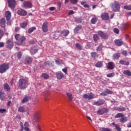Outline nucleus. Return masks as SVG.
I'll return each instance as SVG.
<instances>
[{
	"instance_id": "e2e57ef3",
	"label": "nucleus",
	"mask_w": 131,
	"mask_h": 131,
	"mask_svg": "<svg viewBox=\"0 0 131 131\" xmlns=\"http://www.w3.org/2000/svg\"><path fill=\"white\" fill-rule=\"evenodd\" d=\"M81 21H82V19H81V18H78V20H77V22L78 23H81Z\"/></svg>"
},
{
	"instance_id": "6e6d98bb",
	"label": "nucleus",
	"mask_w": 131,
	"mask_h": 131,
	"mask_svg": "<svg viewBox=\"0 0 131 131\" xmlns=\"http://www.w3.org/2000/svg\"><path fill=\"white\" fill-rule=\"evenodd\" d=\"M67 70L68 68L67 67L64 68V69H62V71L65 73V74H67Z\"/></svg>"
},
{
	"instance_id": "7ed1b4c3",
	"label": "nucleus",
	"mask_w": 131,
	"mask_h": 131,
	"mask_svg": "<svg viewBox=\"0 0 131 131\" xmlns=\"http://www.w3.org/2000/svg\"><path fill=\"white\" fill-rule=\"evenodd\" d=\"M111 8L114 12H118L120 9V6L118 2H115L111 5Z\"/></svg>"
},
{
	"instance_id": "2f4dec72",
	"label": "nucleus",
	"mask_w": 131,
	"mask_h": 131,
	"mask_svg": "<svg viewBox=\"0 0 131 131\" xmlns=\"http://www.w3.org/2000/svg\"><path fill=\"white\" fill-rule=\"evenodd\" d=\"M30 99V97L26 96L25 97L23 100L21 101L22 103H26V102H28Z\"/></svg>"
},
{
	"instance_id": "ddd939ff",
	"label": "nucleus",
	"mask_w": 131,
	"mask_h": 131,
	"mask_svg": "<svg viewBox=\"0 0 131 131\" xmlns=\"http://www.w3.org/2000/svg\"><path fill=\"white\" fill-rule=\"evenodd\" d=\"M98 35L101 36L102 38H108V35L107 34L103 32L102 31H99L98 32Z\"/></svg>"
},
{
	"instance_id": "1a4fd4ad",
	"label": "nucleus",
	"mask_w": 131,
	"mask_h": 131,
	"mask_svg": "<svg viewBox=\"0 0 131 131\" xmlns=\"http://www.w3.org/2000/svg\"><path fill=\"white\" fill-rule=\"evenodd\" d=\"M39 119H40V113L39 112H37L34 115V120L36 122H38Z\"/></svg>"
},
{
	"instance_id": "ea45409f",
	"label": "nucleus",
	"mask_w": 131,
	"mask_h": 131,
	"mask_svg": "<svg viewBox=\"0 0 131 131\" xmlns=\"http://www.w3.org/2000/svg\"><path fill=\"white\" fill-rule=\"evenodd\" d=\"M35 29H36V28L35 27H32L31 28H29L28 29V33H31V32H33V31L34 30H35Z\"/></svg>"
},
{
	"instance_id": "09e8293b",
	"label": "nucleus",
	"mask_w": 131,
	"mask_h": 131,
	"mask_svg": "<svg viewBox=\"0 0 131 131\" xmlns=\"http://www.w3.org/2000/svg\"><path fill=\"white\" fill-rule=\"evenodd\" d=\"M100 131H111L109 128L102 127L100 128Z\"/></svg>"
},
{
	"instance_id": "9d476101",
	"label": "nucleus",
	"mask_w": 131,
	"mask_h": 131,
	"mask_svg": "<svg viewBox=\"0 0 131 131\" xmlns=\"http://www.w3.org/2000/svg\"><path fill=\"white\" fill-rule=\"evenodd\" d=\"M19 112H21L23 113H24L25 112H27V114H29V109L28 108L24 107L23 106H20L18 108Z\"/></svg>"
},
{
	"instance_id": "f704fd0d",
	"label": "nucleus",
	"mask_w": 131,
	"mask_h": 131,
	"mask_svg": "<svg viewBox=\"0 0 131 131\" xmlns=\"http://www.w3.org/2000/svg\"><path fill=\"white\" fill-rule=\"evenodd\" d=\"M42 78H44V79H49L50 76L48 75L47 74L43 73L41 75Z\"/></svg>"
},
{
	"instance_id": "dca6fc26",
	"label": "nucleus",
	"mask_w": 131,
	"mask_h": 131,
	"mask_svg": "<svg viewBox=\"0 0 131 131\" xmlns=\"http://www.w3.org/2000/svg\"><path fill=\"white\" fill-rule=\"evenodd\" d=\"M106 112H107V110H106V108H103L98 110L97 112V114H98L99 115H102L104 114V113H106Z\"/></svg>"
},
{
	"instance_id": "37998d69",
	"label": "nucleus",
	"mask_w": 131,
	"mask_h": 131,
	"mask_svg": "<svg viewBox=\"0 0 131 131\" xmlns=\"http://www.w3.org/2000/svg\"><path fill=\"white\" fill-rule=\"evenodd\" d=\"M96 67H98V68H100V67H102V66H103V64L102 63V62H98L96 65H95Z\"/></svg>"
},
{
	"instance_id": "473e14b6",
	"label": "nucleus",
	"mask_w": 131,
	"mask_h": 131,
	"mask_svg": "<svg viewBox=\"0 0 131 131\" xmlns=\"http://www.w3.org/2000/svg\"><path fill=\"white\" fill-rule=\"evenodd\" d=\"M62 34L63 36H67V35L69 34V30H63Z\"/></svg>"
},
{
	"instance_id": "bb28decb",
	"label": "nucleus",
	"mask_w": 131,
	"mask_h": 131,
	"mask_svg": "<svg viewBox=\"0 0 131 131\" xmlns=\"http://www.w3.org/2000/svg\"><path fill=\"white\" fill-rule=\"evenodd\" d=\"M112 124L115 126V127H116V129H117V130L118 131L121 130V128H120V126H119V125H118L117 124H116L115 122H113Z\"/></svg>"
},
{
	"instance_id": "a878e982",
	"label": "nucleus",
	"mask_w": 131,
	"mask_h": 131,
	"mask_svg": "<svg viewBox=\"0 0 131 131\" xmlns=\"http://www.w3.org/2000/svg\"><path fill=\"white\" fill-rule=\"evenodd\" d=\"M6 19L5 18H2L1 20L0 24L2 28H4L5 26Z\"/></svg>"
},
{
	"instance_id": "9b49d317",
	"label": "nucleus",
	"mask_w": 131,
	"mask_h": 131,
	"mask_svg": "<svg viewBox=\"0 0 131 131\" xmlns=\"http://www.w3.org/2000/svg\"><path fill=\"white\" fill-rule=\"evenodd\" d=\"M56 76L59 80L62 79V78H64V74L61 72H57L56 73Z\"/></svg>"
},
{
	"instance_id": "423d86ee",
	"label": "nucleus",
	"mask_w": 131,
	"mask_h": 131,
	"mask_svg": "<svg viewBox=\"0 0 131 131\" xmlns=\"http://www.w3.org/2000/svg\"><path fill=\"white\" fill-rule=\"evenodd\" d=\"M9 8L15 9L16 7V0H7Z\"/></svg>"
},
{
	"instance_id": "f03ea898",
	"label": "nucleus",
	"mask_w": 131,
	"mask_h": 131,
	"mask_svg": "<svg viewBox=\"0 0 131 131\" xmlns=\"http://www.w3.org/2000/svg\"><path fill=\"white\" fill-rule=\"evenodd\" d=\"M28 82L25 79H20L18 81V86L20 89H26L27 88Z\"/></svg>"
},
{
	"instance_id": "f3484780",
	"label": "nucleus",
	"mask_w": 131,
	"mask_h": 131,
	"mask_svg": "<svg viewBox=\"0 0 131 131\" xmlns=\"http://www.w3.org/2000/svg\"><path fill=\"white\" fill-rule=\"evenodd\" d=\"M128 27H129L128 24H123L121 25V29L122 30H126Z\"/></svg>"
},
{
	"instance_id": "4468645a",
	"label": "nucleus",
	"mask_w": 131,
	"mask_h": 131,
	"mask_svg": "<svg viewBox=\"0 0 131 131\" xmlns=\"http://www.w3.org/2000/svg\"><path fill=\"white\" fill-rule=\"evenodd\" d=\"M115 43L117 46L120 47V46H122V45H123V41H122V40L121 39H117L115 40Z\"/></svg>"
},
{
	"instance_id": "774afa93",
	"label": "nucleus",
	"mask_w": 131,
	"mask_h": 131,
	"mask_svg": "<svg viewBox=\"0 0 131 131\" xmlns=\"http://www.w3.org/2000/svg\"><path fill=\"white\" fill-rule=\"evenodd\" d=\"M127 127H131V122L128 123L127 124Z\"/></svg>"
},
{
	"instance_id": "f257e3e1",
	"label": "nucleus",
	"mask_w": 131,
	"mask_h": 131,
	"mask_svg": "<svg viewBox=\"0 0 131 131\" xmlns=\"http://www.w3.org/2000/svg\"><path fill=\"white\" fill-rule=\"evenodd\" d=\"M15 37L16 40H17V41H16V43L17 45H18V46H21V45H22V43L25 41V37H21L19 34H16L15 35Z\"/></svg>"
},
{
	"instance_id": "f8f14e48",
	"label": "nucleus",
	"mask_w": 131,
	"mask_h": 131,
	"mask_svg": "<svg viewBox=\"0 0 131 131\" xmlns=\"http://www.w3.org/2000/svg\"><path fill=\"white\" fill-rule=\"evenodd\" d=\"M17 13L19 16H26V15H27V12L23 9H19L17 11Z\"/></svg>"
},
{
	"instance_id": "2eb2a0df",
	"label": "nucleus",
	"mask_w": 131,
	"mask_h": 131,
	"mask_svg": "<svg viewBox=\"0 0 131 131\" xmlns=\"http://www.w3.org/2000/svg\"><path fill=\"white\" fill-rule=\"evenodd\" d=\"M101 18L102 20H108L109 19V15L107 13H103L101 14Z\"/></svg>"
},
{
	"instance_id": "20e7f679",
	"label": "nucleus",
	"mask_w": 131,
	"mask_h": 131,
	"mask_svg": "<svg viewBox=\"0 0 131 131\" xmlns=\"http://www.w3.org/2000/svg\"><path fill=\"white\" fill-rule=\"evenodd\" d=\"M9 69V64L3 63L0 66V73H4Z\"/></svg>"
},
{
	"instance_id": "4c0bfd02",
	"label": "nucleus",
	"mask_w": 131,
	"mask_h": 131,
	"mask_svg": "<svg viewBox=\"0 0 131 131\" xmlns=\"http://www.w3.org/2000/svg\"><path fill=\"white\" fill-rule=\"evenodd\" d=\"M91 56L94 59H96V58H98V54L96 52H92L91 53Z\"/></svg>"
},
{
	"instance_id": "412c9836",
	"label": "nucleus",
	"mask_w": 131,
	"mask_h": 131,
	"mask_svg": "<svg viewBox=\"0 0 131 131\" xmlns=\"http://www.w3.org/2000/svg\"><path fill=\"white\" fill-rule=\"evenodd\" d=\"M112 94V92L109 91L108 90H106L105 91L102 92L101 94V96H107V95H111Z\"/></svg>"
},
{
	"instance_id": "c03bdc74",
	"label": "nucleus",
	"mask_w": 131,
	"mask_h": 131,
	"mask_svg": "<svg viewBox=\"0 0 131 131\" xmlns=\"http://www.w3.org/2000/svg\"><path fill=\"white\" fill-rule=\"evenodd\" d=\"M30 52H31V54H32V55H33L36 53H37V49H31Z\"/></svg>"
},
{
	"instance_id": "8fccbe9b",
	"label": "nucleus",
	"mask_w": 131,
	"mask_h": 131,
	"mask_svg": "<svg viewBox=\"0 0 131 131\" xmlns=\"http://www.w3.org/2000/svg\"><path fill=\"white\" fill-rule=\"evenodd\" d=\"M4 89H5V90H7V91H9L10 90V86H9V84H8V83H6L4 85Z\"/></svg>"
},
{
	"instance_id": "aec40b11",
	"label": "nucleus",
	"mask_w": 131,
	"mask_h": 131,
	"mask_svg": "<svg viewBox=\"0 0 131 131\" xmlns=\"http://www.w3.org/2000/svg\"><path fill=\"white\" fill-rule=\"evenodd\" d=\"M5 16L7 21H9L11 19V14L10 11H6L5 13Z\"/></svg>"
},
{
	"instance_id": "393cba45",
	"label": "nucleus",
	"mask_w": 131,
	"mask_h": 131,
	"mask_svg": "<svg viewBox=\"0 0 131 131\" xmlns=\"http://www.w3.org/2000/svg\"><path fill=\"white\" fill-rule=\"evenodd\" d=\"M31 58H30V57L27 56L25 60V63L26 64H29V63H31Z\"/></svg>"
},
{
	"instance_id": "cd10ccee",
	"label": "nucleus",
	"mask_w": 131,
	"mask_h": 131,
	"mask_svg": "<svg viewBox=\"0 0 131 131\" xmlns=\"http://www.w3.org/2000/svg\"><path fill=\"white\" fill-rule=\"evenodd\" d=\"M120 121L122 123H124V122H126L127 121V117H123L120 119Z\"/></svg>"
},
{
	"instance_id": "72a5a7b5",
	"label": "nucleus",
	"mask_w": 131,
	"mask_h": 131,
	"mask_svg": "<svg viewBox=\"0 0 131 131\" xmlns=\"http://www.w3.org/2000/svg\"><path fill=\"white\" fill-rule=\"evenodd\" d=\"M81 29V26H77L74 30V33H78V31Z\"/></svg>"
},
{
	"instance_id": "864d4df0",
	"label": "nucleus",
	"mask_w": 131,
	"mask_h": 131,
	"mask_svg": "<svg viewBox=\"0 0 131 131\" xmlns=\"http://www.w3.org/2000/svg\"><path fill=\"white\" fill-rule=\"evenodd\" d=\"M76 47L79 50H81V49H82V46H81V45H80V44H79L78 43L76 44Z\"/></svg>"
},
{
	"instance_id": "a19ab883",
	"label": "nucleus",
	"mask_w": 131,
	"mask_h": 131,
	"mask_svg": "<svg viewBox=\"0 0 131 131\" xmlns=\"http://www.w3.org/2000/svg\"><path fill=\"white\" fill-rule=\"evenodd\" d=\"M81 5H82V6H83L84 8H89V7H90V5L86 4V3L84 2H81Z\"/></svg>"
},
{
	"instance_id": "13d9d810",
	"label": "nucleus",
	"mask_w": 131,
	"mask_h": 131,
	"mask_svg": "<svg viewBox=\"0 0 131 131\" xmlns=\"http://www.w3.org/2000/svg\"><path fill=\"white\" fill-rule=\"evenodd\" d=\"M113 76H114V74L113 73H110L107 75V77H113Z\"/></svg>"
},
{
	"instance_id": "0eeeda50",
	"label": "nucleus",
	"mask_w": 131,
	"mask_h": 131,
	"mask_svg": "<svg viewBox=\"0 0 131 131\" xmlns=\"http://www.w3.org/2000/svg\"><path fill=\"white\" fill-rule=\"evenodd\" d=\"M23 8H25V9H30L32 8V3L28 1H25L22 6Z\"/></svg>"
},
{
	"instance_id": "3c124183",
	"label": "nucleus",
	"mask_w": 131,
	"mask_h": 131,
	"mask_svg": "<svg viewBox=\"0 0 131 131\" xmlns=\"http://www.w3.org/2000/svg\"><path fill=\"white\" fill-rule=\"evenodd\" d=\"M55 62L57 65H60V64L62 63V60H60L59 59H57L55 60Z\"/></svg>"
},
{
	"instance_id": "de8ad7c7",
	"label": "nucleus",
	"mask_w": 131,
	"mask_h": 131,
	"mask_svg": "<svg viewBox=\"0 0 131 131\" xmlns=\"http://www.w3.org/2000/svg\"><path fill=\"white\" fill-rule=\"evenodd\" d=\"M102 49L103 46L99 45L98 47L97 48L96 51H97V52H100V51H102Z\"/></svg>"
},
{
	"instance_id": "c756f323",
	"label": "nucleus",
	"mask_w": 131,
	"mask_h": 131,
	"mask_svg": "<svg viewBox=\"0 0 131 131\" xmlns=\"http://www.w3.org/2000/svg\"><path fill=\"white\" fill-rule=\"evenodd\" d=\"M120 53H115L113 55V59H118V58H120Z\"/></svg>"
},
{
	"instance_id": "e433bc0d",
	"label": "nucleus",
	"mask_w": 131,
	"mask_h": 131,
	"mask_svg": "<svg viewBox=\"0 0 131 131\" xmlns=\"http://www.w3.org/2000/svg\"><path fill=\"white\" fill-rule=\"evenodd\" d=\"M123 116H124L123 115V114H122V113H118L115 117V118H122L123 117Z\"/></svg>"
},
{
	"instance_id": "4d7b16f0",
	"label": "nucleus",
	"mask_w": 131,
	"mask_h": 131,
	"mask_svg": "<svg viewBox=\"0 0 131 131\" xmlns=\"http://www.w3.org/2000/svg\"><path fill=\"white\" fill-rule=\"evenodd\" d=\"M4 35V31L3 30L0 29V39L3 37V36Z\"/></svg>"
},
{
	"instance_id": "69168bd1",
	"label": "nucleus",
	"mask_w": 131,
	"mask_h": 131,
	"mask_svg": "<svg viewBox=\"0 0 131 131\" xmlns=\"http://www.w3.org/2000/svg\"><path fill=\"white\" fill-rule=\"evenodd\" d=\"M74 14V11H70L69 12V15H73Z\"/></svg>"
},
{
	"instance_id": "5701e85b",
	"label": "nucleus",
	"mask_w": 131,
	"mask_h": 131,
	"mask_svg": "<svg viewBox=\"0 0 131 131\" xmlns=\"http://www.w3.org/2000/svg\"><path fill=\"white\" fill-rule=\"evenodd\" d=\"M6 98V94L2 91H0V100L4 101Z\"/></svg>"
},
{
	"instance_id": "39448f33",
	"label": "nucleus",
	"mask_w": 131,
	"mask_h": 131,
	"mask_svg": "<svg viewBox=\"0 0 131 131\" xmlns=\"http://www.w3.org/2000/svg\"><path fill=\"white\" fill-rule=\"evenodd\" d=\"M83 98L84 99H88V100H92L96 98V96L93 93H90L89 94H85L83 95Z\"/></svg>"
},
{
	"instance_id": "b1692460",
	"label": "nucleus",
	"mask_w": 131,
	"mask_h": 131,
	"mask_svg": "<svg viewBox=\"0 0 131 131\" xmlns=\"http://www.w3.org/2000/svg\"><path fill=\"white\" fill-rule=\"evenodd\" d=\"M24 126H25V128H24V129H25V131H30V129H29V123L27 122H26L25 124H24Z\"/></svg>"
},
{
	"instance_id": "680f3d73",
	"label": "nucleus",
	"mask_w": 131,
	"mask_h": 131,
	"mask_svg": "<svg viewBox=\"0 0 131 131\" xmlns=\"http://www.w3.org/2000/svg\"><path fill=\"white\" fill-rule=\"evenodd\" d=\"M71 4H76L77 3V0H70Z\"/></svg>"
},
{
	"instance_id": "6e6552de",
	"label": "nucleus",
	"mask_w": 131,
	"mask_h": 131,
	"mask_svg": "<svg viewBox=\"0 0 131 131\" xmlns=\"http://www.w3.org/2000/svg\"><path fill=\"white\" fill-rule=\"evenodd\" d=\"M48 25H49V23H48V22H45L43 23L42 25V30L43 32H48V31H49V27H48Z\"/></svg>"
},
{
	"instance_id": "49530a36",
	"label": "nucleus",
	"mask_w": 131,
	"mask_h": 131,
	"mask_svg": "<svg viewBox=\"0 0 131 131\" xmlns=\"http://www.w3.org/2000/svg\"><path fill=\"white\" fill-rule=\"evenodd\" d=\"M20 26L22 28H25L27 26V23H23L20 24Z\"/></svg>"
},
{
	"instance_id": "c9c22d12",
	"label": "nucleus",
	"mask_w": 131,
	"mask_h": 131,
	"mask_svg": "<svg viewBox=\"0 0 131 131\" xmlns=\"http://www.w3.org/2000/svg\"><path fill=\"white\" fill-rule=\"evenodd\" d=\"M66 95L69 100H72L73 99V97L72 96V94L71 93H67Z\"/></svg>"
},
{
	"instance_id": "052dcab7",
	"label": "nucleus",
	"mask_w": 131,
	"mask_h": 131,
	"mask_svg": "<svg viewBox=\"0 0 131 131\" xmlns=\"http://www.w3.org/2000/svg\"><path fill=\"white\" fill-rule=\"evenodd\" d=\"M6 111H7L5 108L4 109L0 108V113H5V112H6Z\"/></svg>"
},
{
	"instance_id": "79ce46f5",
	"label": "nucleus",
	"mask_w": 131,
	"mask_h": 131,
	"mask_svg": "<svg viewBox=\"0 0 131 131\" xmlns=\"http://www.w3.org/2000/svg\"><path fill=\"white\" fill-rule=\"evenodd\" d=\"M124 9L125 10H127L128 11H131V6L130 5H126L124 6Z\"/></svg>"
},
{
	"instance_id": "bf43d9fd",
	"label": "nucleus",
	"mask_w": 131,
	"mask_h": 131,
	"mask_svg": "<svg viewBox=\"0 0 131 131\" xmlns=\"http://www.w3.org/2000/svg\"><path fill=\"white\" fill-rule=\"evenodd\" d=\"M22 56V53L21 52H18L17 54V57L18 59H21V56Z\"/></svg>"
},
{
	"instance_id": "a211bd4d",
	"label": "nucleus",
	"mask_w": 131,
	"mask_h": 131,
	"mask_svg": "<svg viewBox=\"0 0 131 131\" xmlns=\"http://www.w3.org/2000/svg\"><path fill=\"white\" fill-rule=\"evenodd\" d=\"M7 47L8 49H12L13 48V41L8 40L7 42Z\"/></svg>"
},
{
	"instance_id": "603ef678",
	"label": "nucleus",
	"mask_w": 131,
	"mask_h": 131,
	"mask_svg": "<svg viewBox=\"0 0 131 131\" xmlns=\"http://www.w3.org/2000/svg\"><path fill=\"white\" fill-rule=\"evenodd\" d=\"M113 31L115 33H116L117 34H118V33H119V30L117 28H115L113 29Z\"/></svg>"
},
{
	"instance_id": "5fc2aeb1",
	"label": "nucleus",
	"mask_w": 131,
	"mask_h": 131,
	"mask_svg": "<svg viewBox=\"0 0 131 131\" xmlns=\"http://www.w3.org/2000/svg\"><path fill=\"white\" fill-rule=\"evenodd\" d=\"M122 54L123 56H125V57L127 56V52H126V51L125 50H123V51H122Z\"/></svg>"
},
{
	"instance_id": "0e129e2a",
	"label": "nucleus",
	"mask_w": 131,
	"mask_h": 131,
	"mask_svg": "<svg viewBox=\"0 0 131 131\" xmlns=\"http://www.w3.org/2000/svg\"><path fill=\"white\" fill-rule=\"evenodd\" d=\"M49 10L50 11H55V10H56V8L52 7H50L49 8Z\"/></svg>"
},
{
	"instance_id": "c85d7f7f",
	"label": "nucleus",
	"mask_w": 131,
	"mask_h": 131,
	"mask_svg": "<svg viewBox=\"0 0 131 131\" xmlns=\"http://www.w3.org/2000/svg\"><path fill=\"white\" fill-rule=\"evenodd\" d=\"M119 63L122 65H129V62L128 61H125V60H120Z\"/></svg>"
},
{
	"instance_id": "7c9ffc66",
	"label": "nucleus",
	"mask_w": 131,
	"mask_h": 131,
	"mask_svg": "<svg viewBox=\"0 0 131 131\" xmlns=\"http://www.w3.org/2000/svg\"><path fill=\"white\" fill-rule=\"evenodd\" d=\"M123 74L127 75V76H131V72L128 70H125L123 72Z\"/></svg>"
},
{
	"instance_id": "58836bf2",
	"label": "nucleus",
	"mask_w": 131,
	"mask_h": 131,
	"mask_svg": "<svg viewBox=\"0 0 131 131\" xmlns=\"http://www.w3.org/2000/svg\"><path fill=\"white\" fill-rule=\"evenodd\" d=\"M98 21V18L97 17H94L91 19V23L92 24H95Z\"/></svg>"
},
{
	"instance_id": "4be33fe9",
	"label": "nucleus",
	"mask_w": 131,
	"mask_h": 131,
	"mask_svg": "<svg viewBox=\"0 0 131 131\" xmlns=\"http://www.w3.org/2000/svg\"><path fill=\"white\" fill-rule=\"evenodd\" d=\"M104 102L103 100H99L98 101L95 102L94 105H96V106H101L104 104Z\"/></svg>"
},
{
	"instance_id": "6ab92c4d",
	"label": "nucleus",
	"mask_w": 131,
	"mask_h": 131,
	"mask_svg": "<svg viewBox=\"0 0 131 131\" xmlns=\"http://www.w3.org/2000/svg\"><path fill=\"white\" fill-rule=\"evenodd\" d=\"M107 67L108 69H111V70L114 69V63L113 62H109Z\"/></svg>"
},
{
	"instance_id": "a18cd8bd",
	"label": "nucleus",
	"mask_w": 131,
	"mask_h": 131,
	"mask_svg": "<svg viewBox=\"0 0 131 131\" xmlns=\"http://www.w3.org/2000/svg\"><path fill=\"white\" fill-rule=\"evenodd\" d=\"M93 38L95 41H97V40H99V36L97 34L94 35Z\"/></svg>"
},
{
	"instance_id": "338daca9",
	"label": "nucleus",
	"mask_w": 131,
	"mask_h": 131,
	"mask_svg": "<svg viewBox=\"0 0 131 131\" xmlns=\"http://www.w3.org/2000/svg\"><path fill=\"white\" fill-rule=\"evenodd\" d=\"M20 125L21 126V128H20V130H23V123H22V122L20 123Z\"/></svg>"
}]
</instances>
